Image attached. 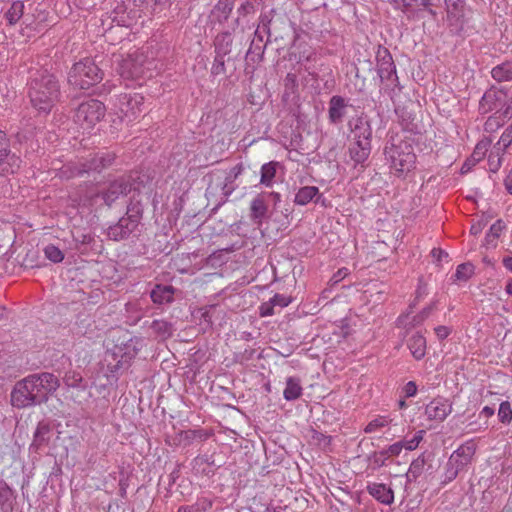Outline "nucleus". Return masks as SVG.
<instances>
[{"instance_id": "nucleus-1", "label": "nucleus", "mask_w": 512, "mask_h": 512, "mask_svg": "<svg viewBox=\"0 0 512 512\" xmlns=\"http://www.w3.org/2000/svg\"><path fill=\"white\" fill-rule=\"evenodd\" d=\"M30 103L38 112L49 113L60 97V85L47 70L32 74L28 87Z\"/></svg>"}, {"instance_id": "nucleus-2", "label": "nucleus", "mask_w": 512, "mask_h": 512, "mask_svg": "<svg viewBox=\"0 0 512 512\" xmlns=\"http://www.w3.org/2000/svg\"><path fill=\"white\" fill-rule=\"evenodd\" d=\"M385 156L391 170L399 177L415 167L416 155L412 144L407 140H393L385 147Z\"/></svg>"}, {"instance_id": "nucleus-3", "label": "nucleus", "mask_w": 512, "mask_h": 512, "mask_svg": "<svg viewBox=\"0 0 512 512\" xmlns=\"http://www.w3.org/2000/svg\"><path fill=\"white\" fill-rule=\"evenodd\" d=\"M348 125L354 134V142L349 147L350 159L355 165L363 164L371 152V127L362 117L350 120Z\"/></svg>"}, {"instance_id": "nucleus-4", "label": "nucleus", "mask_w": 512, "mask_h": 512, "mask_svg": "<svg viewBox=\"0 0 512 512\" xmlns=\"http://www.w3.org/2000/svg\"><path fill=\"white\" fill-rule=\"evenodd\" d=\"M143 346L144 340L134 337L129 339L123 347H116L113 352H108L105 356V362L110 375L107 376L117 379V374L128 368L130 361L137 356Z\"/></svg>"}, {"instance_id": "nucleus-5", "label": "nucleus", "mask_w": 512, "mask_h": 512, "mask_svg": "<svg viewBox=\"0 0 512 512\" xmlns=\"http://www.w3.org/2000/svg\"><path fill=\"white\" fill-rule=\"evenodd\" d=\"M103 79L102 70L92 59L85 58L75 63L68 76L71 85L80 89H89Z\"/></svg>"}, {"instance_id": "nucleus-6", "label": "nucleus", "mask_w": 512, "mask_h": 512, "mask_svg": "<svg viewBox=\"0 0 512 512\" xmlns=\"http://www.w3.org/2000/svg\"><path fill=\"white\" fill-rule=\"evenodd\" d=\"M376 68L381 83L385 90H394L399 87V79L396 72V66L390 51L383 46H379L376 52Z\"/></svg>"}, {"instance_id": "nucleus-7", "label": "nucleus", "mask_w": 512, "mask_h": 512, "mask_svg": "<svg viewBox=\"0 0 512 512\" xmlns=\"http://www.w3.org/2000/svg\"><path fill=\"white\" fill-rule=\"evenodd\" d=\"M104 104L96 99L83 101L75 112V122L84 130L92 129L105 116Z\"/></svg>"}, {"instance_id": "nucleus-8", "label": "nucleus", "mask_w": 512, "mask_h": 512, "mask_svg": "<svg viewBox=\"0 0 512 512\" xmlns=\"http://www.w3.org/2000/svg\"><path fill=\"white\" fill-rule=\"evenodd\" d=\"M151 64L145 56V50H137L123 59L119 65L118 72L125 79H137L143 77Z\"/></svg>"}, {"instance_id": "nucleus-9", "label": "nucleus", "mask_w": 512, "mask_h": 512, "mask_svg": "<svg viewBox=\"0 0 512 512\" xmlns=\"http://www.w3.org/2000/svg\"><path fill=\"white\" fill-rule=\"evenodd\" d=\"M120 118L127 123L136 120L143 111L144 97L139 93H124L117 98Z\"/></svg>"}, {"instance_id": "nucleus-10", "label": "nucleus", "mask_w": 512, "mask_h": 512, "mask_svg": "<svg viewBox=\"0 0 512 512\" xmlns=\"http://www.w3.org/2000/svg\"><path fill=\"white\" fill-rule=\"evenodd\" d=\"M22 165L21 156L11 150L10 140L5 132L0 130V174L17 173Z\"/></svg>"}, {"instance_id": "nucleus-11", "label": "nucleus", "mask_w": 512, "mask_h": 512, "mask_svg": "<svg viewBox=\"0 0 512 512\" xmlns=\"http://www.w3.org/2000/svg\"><path fill=\"white\" fill-rule=\"evenodd\" d=\"M39 403L46 402L60 386V381L53 373L42 372L28 376Z\"/></svg>"}, {"instance_id": "nucleus-12", "label": "nucleus", "mask_w": 512, "mask_h": 512, "mask_svg": "<svg viewBox=\"0 0 512 512\" xmlns=\"http://www.w3.org/2000/svg\"><path fill=\"white\" fill-rule=\"evenodd\" d=\"M11 402L17 408L40 404L28 376L16 383L11 392Z\"/></svg>"}, {"instance_id": "nucleus-13", "label": "nucleus", "mask_w": 512, "mask_h": 512, "mask_svg": "<svg viewBox=\"0 0 512 512\" xmlns=\"http://www.w3.org/2000/svg\"><path fill=\"white\" fill-rule=\"evenodd\" d=\"M508 104L507 93L502 88L495 86L490 87L485 91L482 98L479 101V112L481 114H487L492 111H498L504 109Z\"/></svg>"}, {"instance_id": "nucleus-14", "label": "nucleus", "mask_w": 512, "mask_h": 512, "mask_svg": "<svg viewBox=\"0 0 512 512\" xmlns=\"http://www.w3.org/2000/svg\"><path fill=\"white\" fill-rule=\"evenodd\" d=\"M115 160V155L112 152H98L91 156L85 162L81 163L80 168L77 170V175L90 172H100L103 169L111 166Z\"/></svg>"}, {"instance_id": "nucleus-15", "label": "nucleus", "mask_w": 512, "mask_h": 512, "mask_svg": "<svg viewBox=\"0 0 512 512\" xmlns=\"http://www.w3.org/2000/svg\"><path fill=\"white\" fill-rule=\"evenodd\" d=\"M269 23L270 20L267 16H262L260 18V25L254 33V38L251 42V45L246 53V58L255 60V58L260 59L264 53L265 44L263 43V34H269Z\"/></svg>"}, {"instance_id": "nucleus-16", "label": "nucleus", "mask_w": 512, "mask_h": 512, "mask_svg": "<svg viewBox=\"0 0 512 512\" xmlns=\"http://www.w3.org/2000/svg\"><path fill=\"white\" fill-rule=\"evenodd\" d=\"M132 191L130 177H120L109 184L102 193V198L108 206H111L120 196Z\"/></svg>"}, {"instance_id": "nucleus-17", "label": "nucleus", "mask_w": 512, "mask_h": 512, "mask_svg": "<svg viewBox=\"0 0 512 512\" xmlns=\"http://www.w3.org/2000/svg\"><path fill=\"white\" fill-rule=\"evenodd\" d=\"M476 452V444L468 440L460 445L449 457L450 464L459 467L462 471L471 464Z\"/></svg>"}, {"instance_id": "nucleus-18", "label": "nucleus", "mask_w": 512, "mask_h": 512, "mask_svg": "<svg viewBox=\"0 0 512 512\" xmlns=\"http://www.w3.org/2000/svg\"><path fill=\"white\" fill-rule=\"evenodd\" d=\"M452 412L451 403L444 398H435L425 407V414L429 420L442 422Z\"/></svg>"}, {"instance_id": "nucleus-19", "label": "nucleus", "mask_w": 512, "mask_h": 512, "mask_svg": "<svg viewBox=\"0 0 512 512\" xmlns=\"http://www.w3.org/2000/svg\"><path fill=\"white\" fill-rule=\"evenodd\" d=\"M138 225L135 220L124 216L116 224L108 228L107 235L111 240L121 241L127 239Z\"/></svg>"}, {"instance_id": "nucleus-20", "label": "nucleus", "mask_w": 512, "mask_h": 512, "mask_svg": "<svg viewBox=\"0 0 512 512\" xmlns=\"http://www.w3.org/2000/svg\"><path fill=\"white\" fill-rule=\"evenodd\" d=\"M328 105L329 122L333 125L341 124L347 114V100L340 95H334L330 98Z\"/></svg>"}, {"instance_id": "nucleus-21", "label": "nucleus", "mask_w": 512, "mask_h": 512, "mask_svg": "<svg viewBox=\"0 0 512 512\" xmlns=\"http://www.w3.org/2000/svg\"><path fill=\"white\" fill-rule=\"evenodd\" d=\"M51 438V427L46 422H39L33 435V440L29 446L30 452L38 453L44 447L48 446Z\"/></svg>"}, {"instance_id": "nucleus-22", "label": "nucleus", "mask_w": 512, "mask_h": 512, "mask_svg": "<svg viewBox=\"0 0 512 512\" xmlns=\"http://www.w3.org/2000/svg\"><path fill=\"white\" fill-rule=\"evenodd\" d=\"M311 201H314L316 204L321 203L325 205V198H323L316 186L301 187L295 194L294 203L297 205L304 206Z\"/></svg>"}, {"instance_id": "nucleus-23", "label": "nucleus", "mask_w": 512, "mask_h": 512, "mask_svg": "<svg viewBox=\"0 0 512 512\" xmlns=\"http://www.w3.org/2000/svg\"><path fill=\"white\" fill-rule=\"evenodd\" d=\"M512 118V106L507 105L504 109H499L493 115L489 116L484 124V129L486 132H495L501 126L505 124L506 121Z\"/></svg>"}, {"instance_id": "nucleus-24", "label": "nucleus", "mask_w": 512, "mask_h": 512, "mask_svg": "<svg viewBox=\"0 0 512 512\" xmlns=\"http://www.w3.org/2000/svg\"><path fill=\"white\" fill-rule=\"evenodd\" d=\"M368 493L382 504L390 505L394 501V492L383 483H369L367 485Z\"/></svg>"}, {"instance_id": "nucleus-25", "label": "nucleus", "mask_w": 512, "mask_h": 512, "mask_svg": "<svg viewBox=\"0 0 512 512\" xmlns=\"http://www.w3.org/2000/svg\"><path fill=\"white\" fill-rule=\"evenodd\" d=\"M143 215V205H142V197L141 193L138 189L134 188L132 191V196L130 197V201L127 205L126 217L131 220H135L137 224L140 223Z\"/></svg>"}, {"instance_id": "nucleus-26", "label": "nucleus", "mask_w": 512, "mask_h": 512, "mask_svg": "<svg viewBox=\"0 0 512 512\" xmlns=\"http://www.w3.org/2000/svg\"><path fill=\"white\" fill-rule=\"evenodd\" d=\"M407 347L415 360H421L426 355V339L420 333H416L408 339Z\"/></svg>"}, {"instance_id": "nucleus-27", "label": "nucleus", "mask_w": 512, "mask_h": 512, "mask_svg": "<svg viewBox=\"0 0 512 512\" xmlns=\"http://www.w3.org/2000/svg\"><path fill=\"white\" fill-rule=\"evenodd\" d=\"M174 291V288L170 285H156L152 289L150 297L155 304L171 303Z\"/></svg>"}, {"instance_id": "nucleus-28", "label": "nucleus", "mask_w": 512, "mask_h": 512, "mask_svg": "<svg viewBox=\"0 0 512 512\" xmlns=\"http://www.w3.org/2000/svg\"><path fill=\"white\" fill-rule=\"evenodd\" d=\"M150 330L152 335H154L155 337L161 340H166L173 335L174 327L172 323L166 320L157 319L152 321L150 325Z\"/></svg>"}, {"instance_id": "nucleus-29", "label": "nucleus", "mask_w": 512, "mask_h": 512, "mask_svg": "<svg viewBox=\"0 0 512 512\" xmlns=\"http://www.w3.org/2000/svg\"><path fill=\"white\" fill-rule=\"evenodd\" d=\"M267 213V205L261 196L254 198L250 205V218L260 226Z\"/></svg>"}, {"instance_id": "nucleus-30", "label": "nucleus", "mask_w": 512, "mask_h": 512, "mask_svg": "<svg viewBox=\"0 0 512 512\" xmlns=\"http://www.w3.org/2000/svg\"><path fill=\"white\" fill-rule=\"evenodd\" d=\"M491 76L497 82L511 81L512 61H505L493 67L491 70Z\"/></svg>"}, {"instance_id": "nucleus-31", "label": "nucleus", "mask_w": 512, "mask_h": 512, "mask_svg": "<svg viewBox=\"0 0 512 512\" xmlns=\"http://www.w3.org/2000/svg\"><path fill=\"white\" fill-rule=\"evenodd\" d=\"M11 7L5 13L4 17L9 25H15L24 15V1L12 0Z\"/></svg>"}, {"instance_id": "nucleus-32", "label": "nucleus", "mask_w": 512, "mask_h": 512, "mask_svg": "<svg viewBox=\"0 0 512 512\" xmlns=\"http://www.w3.org/2000/svg\"><path fill=\"white\" fill-rule=\"evenodd\" d=\"M302 395V387L300 381L294 377H289L286 380V387L283 391V396L287 401L298 399Z\"/></svg>"}, {"instance_id": "nucleus-33", "label": "nucleus", "mask_w": 512, "mask_h": 512, "mask_svg": "<svg viewBox=\"0 0 512 512\" xmlns=\"http://www.w3.org/2000/svg\"><path fill=\"white\" fill-rule=\"evenodd\" d=\"M505 227V223L502 220H497L494 224H492L485 236L484 245L487 248L496 247V240L499 238Z\"/></svg>"}, {"instance_id": "nucleus-34", "label": "nucleus", "mask_w": 512, "mask_h": 512, "mask_svg": "<svg viewBox=\"0 0 512 512\" xmlns=\"http://www.w3.org/2000/svg\"><path fill=\"white\" fill-rule=\"evenodd\" d=\"M243 171V166L242 164H237L236 166H234L230 172L228 173V175L226 176L225 178V183H224V186L222 188L223 190V193L227 196V195H230L233 191H234V187L231 186L230 184L233 183V181L242 173Z\"/></svg>"}, {"instance_id": "nucleus-35", "label": "nucleus", "mask_w": 512, "mask_h": 512, "mask_svg": "<svg viewBox=\"0 0 512 512\" xmlns=\"http://www.w3.org/2000/svg\"><path fill=\"white\" fill-rule=\"evenodd\" d=\"M276 168L273 162L266 163L261 168V184L269 187L272 184V180L275 177Z\"/></svg>"}, {"instance_id": "nucleus-36", "label": "nucleus", "mask_w": 512, "mask_h": 512, "mask_svg": "<svg viewBox=\"0 0 512 512\" xmlns=\"http://www.w3.org/2000/svg\"><path fill=\"white\" fill-rule=\"evenodd\" d=\"M474 274V266L471 263H463L457 266L454 277L458 281H467Z\"/></svg>"}, {"instance_id": "nucleus-37", "label": "nucleus", "mask_w": 512, "mask_h": 512, "mask_svg": "<svg viewBox=\"0 0 512 512\" xmlns=\"http://www.w3.org/2000/svg\"><path fill=\"white\" fill-rule=\"evenodd\" d=\"M66 386L71 388H78L83 381L82 375L78 371H67L63 377Z\"/></svg>"}, {"instance_id": "nucleus-38", "label": "nucleus", "mask_w": 512, "mask_h": 512, "mask_svg": "<svg viewBox=\"0 0 512 512\" xmlns=\"http://www.w3.org/2000/svg\"><path fill=\"white\" fill-rule=\"evenodd\" d=\"M494 149L495 152L492 151L489 155L488 163H489V169L491 172H497L502 164V154L500 147L495 146Z\"/></svg>"}, {"instance_id": "nucleus-39", "label": "nucleus", "mask_w": 512, "mask_h": 512, "mask_svg": "<svg viewBox=\"0 0 512 512\" xmlns=\"http://www.w3.org/2000/svg\"><path fill=\"white\" fill-rule=\"evenodd\" d=\"M389 420L385 416H378L375 419L371 420L365 427L364 431L366 433L376 432L386 426H388Z\"/></svg>"}, {"instance_id": "nucleus-40", "label": "nucleus", "mask_w": 512, "mask_h": 512, "mask_svg": "<svg viewBox=\"0 0 512 512\" xmlns=\"http://www.w3.org/2000/svg\"><path fill=\"white\" fill-rule=\"evenodd\" d=\"M45 256L54 263H59L64 259L63 252L55 245H47L44 249Z\"/></svg>"}, {"instance_id": "nucleus-41", "label": "nucleus", "mask_w": 512, "mask_h": 512, "mask_svg": "<svg viewBox=\"0 0 512 512\" xmlns=\"http://www.w3.org/2000/svg\"><path fill=\"white\" fill-rule=\"evenodd\" d=\"M498 417L500 422L505 424H509L512 421V408L508 401H504L500 404Z\"/></svg>"}, {"instance_id": "nucleus-42", "label": "nucleus", "mask_w": 512, "mask_h": 512, "mask_svg": "<svg viewBox=\"0 0 512 512\" xmlns=\"http://www.w3.org/2000/svg\"><path fill=\"white\" fill-rule=\"evenodd\" d=\"M512 143V123L504 130L497 145L500 147L502 154Z\"/></svg>"}, {"instance_id": "nucleus-43", "label": "nucleus", "mask_w": 512, "mask_h": 512, "mask_svg": "<svg viewBox=\"0 0 512 512\" xmlns=\"http://www.w3.org/2000/svg\"><path fill=\"white\" fill-rule=\"evenodd\" d=\"M424 434V430H419L413 435L411 439L403 440V448L409 451L416 449L420 442L423 440Z\"/></svg>"}, {"instance_id": "nucleus-44", "label": "nucleus", "mask_w": 512, "mask_h": 512, "mask_svg": "<svg viewBox=\"0 0 512 512\" xmlns=\"http://www.w3.org/2000/svg\"><path fill=\"white\" fill-rule=\"evenodd\" d=\"M225 72H226V67H225L224 56L217 54L214 58V61H213L212 67H211V74L213 76H219V75L225 74Z\"/></svg>"}, {"instance_id": "nucleus-45", "label": "nucleus", "mask_w": 512, "mask_h": 512, "mask_svg": "<svg viewBox=\"0 0 512 512\" xmlns=\"http://www.w3.org/2000/svg\"><path fill=\"white\" fill-rule=\"evenodd\" d=\"M425 466V458L424 456H419L417 459L413 460L409 467V474L412 475L415 479L422 474V471Z\"/></svg>"}, {"instance_id": "nucleus-46", "label": "nucleus", "mask_w": 512, "mask_h": 512, "mask_svg": "<svg viewBox=\"0 0 512 512\" xmlns=\"http://www.w3.org/2000/svg\"><path fill=\"white\" fill-rule=\"evenodd\" d=\"M462 471L459 467L455 465L450 464V460L448 459V462L446 464L445 472H444V479L443 484H447L458 476L459 472Z\"/></svg>"}, {"instance_id": "nucleus-47", "label": "nucleus", "mask_w": 512, "mask_h": 512, "mask_svg": "<svg viewBox=\"0 0 512 512\" xmlns=\"http://www.w3.org/2000/svg\"><path fill=\"white\" fill-rule=\"evenodd\" d=\"M233 9V0H218L215 11L220 12L223 18H227Z\"/></svg>"}, {"instance_id": "nucleus-48", "label": "nucleus", "mask_w": 512, "mask_h": 512, "mask_svg": "<svg viewBox=\"0 0 512 512\" xmlns=\"http://www.w3.org/2000/svg\"><path fill=\"white\" fill-rule=\"evenodd\" d=\"M269 300L273 303L274 308L279 307L280 309L287 307L292 301L291 297L283 294H275Z\"/></svg>"}, {"instance_id": "nucleus-49", "label": "nucleus", "mask_w": 512, "mask_h": 512, "mask_svg": "<svg viewBox=\"0 0 512 512\" xmlns=\"http://www.w3.org/2000/svg\"><path fill=\"white\" fill-rule=\"evenodd\" d=\"M212 505H213L212 500H210L206 497L200 498L197 500V502L194 505L195 512H207L208 510H210L212 508Z\"/></svg>"}, {"instance_id": "nucleus-50", "label": "nucleus", "mask_w": 512, "mask_h": 512, "mask_svg": "<svg viewBox=\"0 0 512 512\" xmlns=\"http://www.w3.org/2000/svg\"><path fill=\"white\" fill-rule=\"evenodd\" d=\"M448 18H456L459 14V3L452 0H444Z\"/></svg>"}, {"instance_id": "nucleus-51", "label": "nucleus", "mask_w": 512, "mask_h": 512, "mask_svg": "<svg viewBox=\"0 0 512 512\" xmlns=\"http://www.w3.org/2000/svg\"><path fill=\"white\" fill-rule=\"evenodd\" d=\"M274 306H273V303L268 300L266 302H263L260 306H259V314L261 317H268V316H272L275 314V311H274Z\"/></svg>"}, {"instance_id": "nucleus-52", "label": "nucleus", "mask_w": 512, "mask_h": 512, "mask_svg": "<svg viewBox=\"0 0 512 512\" xmlns=\"http://www.w3.org/2000/svg\"><path fill=\"white\" fill-rule=\"evenodd\" d=\"M403 449V442L399 441V442H396L392 445H390L387 449H383L386 454L391 457V456H398L401 451Z\"/></svg>"}, {"instance_id": "nucleus-53", "label": "nucleus", "mask_w": 512, "mask_h": 512, "mask_svg": "<svg viewBox=\"0 0 512 512\" xmlns=\"http://www.w3.org/2000/svg\"><path fill=\"white\" fill-rule=\"evenodd\" d=\"M404 396L406 398L413 397L417 393V385L414 381H409L403 387Z\"/></svg>"}, {"instance_id": "nucleus-54", "label": "nucleus", "mask_w": 512, "mask_h": 512, "mask_svg": "<svg viewBox=\"0 0 512 512\" xmlns=\"http://www.w3.org/2000/svg\"><path fill=\"white\" fill-rule=\"evenodd\" d=\"M389 458V456L386 454V452L384 450H381L379 452H376L374 453L373 455V459H374V462L378 465V466H383L385 465V462L386 460Z\"/></svg>"}, {"instance_id": "nucleus-55", "label": "nucleus", "mask_w": 512, "mask_h": 512, "mask_svg": "<svg viewBox=\"0 0 512 512\" xmlns=\"http://www.w3.org/2000/svg\"><path fill=\"white\" fill-rule=\"evenodd\" d=\"M184 435H193V439L198 440H206L208 438V433L203 430H188L184 432Z\"/></svg>"}, {"instance_id": "nucleus-56", "label": "nucleus", "mask_w": 512, "mask_h": 512, "mask_svg": "<svg viewBox=\"0 0 512 512\" xmlns=\"http://www.w3.org/2000/svg\"><path fill=\"white\" fill-rule=\"evenodd\" d=\"M485 226H486V222L483 220H479L478 222L472 224V226L470 228V233L474 236H477L483 231Z\"/></svg>"}, {"instance_id": "nucleus-57", "label": "nucleus", "mask_w": 512, "mask_h": 512, "mask_svg": "<svg viewBox=\"0 0 512 512\" xmlns=\"http://www.w3.org/2000/svg\"><path fill=\"white\" fill-rule=\"evenodd\" d=\"M431 255L437 261H442L443 259L448 258V253L440 248H433Z\"/></svg>"}, {"instance_id": "nucleus-58", "label": "nucleus", "mask_w": 512, "mask_h": 512, "mask_svg": "<svg viewBox=\"0 0 512 512\" xmlns=\"http://www.w3.org/2000/svg\"><path fill=\"white\" fill-rule=\"evenodd\" d=\"M435 333L440 340H443L450 334V329L446 326H438L435 328Z\"/></svg>"}, {"instance_id": "nucleus-59", "label": "nucleus", "mask_w": 512, "mask_h": 512, "mask_svg": "<svg viewBox=\"0 0 512 512\" xmlns=\"http://www.w3.org/2000/svg\"><path fill=\"white\" fill-rule=\"evenodd\" d=\"M286 88H295L297 86V78L295 74L288 73L285 77Z\"/></svg>"}, {"instance_id": "nucleus-60", "label": "nucleus", "mask_w": 512, "mask_h": 512, "mask_svg": "<svg viewBox=\"0 0 512 512\" xmlns=\"http://www.w3.org/2000/svg\"><path fill=\"white\" fill-rule=\"evenodd\" d=\"M506 190L512 195V169L504 180Z\"/></svg>"}, {"instance_id": "nucleus-61", "label": "nucleus", "mask_w": 512, "mask_h": 512, "mask_svg": "<svg viewBox=\"0 0 512 512\" xmlns=\"http://www.w3.org/2000/svg\"><path fill=\"white\" fill-rule=\"evenodd\" d=\"M430 311H431V308L423 309V311L417 317H415L414 321L416 323H420L421 321H423L425 318H427L429 316Z\"/></svg>"}, {"instance_id": "nucleus-62", "label": "nucleus", "mask_w": 512, "mask_h": 512, "mask_svg": "<svg viewBox=\"0 0 512 512\" xmlns=\"http://www.w3.org/2000/svg\"><path fill=\"white\" fill-rule=\"evenodd\" d=\"M37 13V21L38 23H42L46 20V14L44 10L39 9L38 7L35 9Z\"/></svg>"}, {"instance_id": "nucleus-63", "label": "nucleus", "mask_w": 512, "mask_h": 512, "mask_svg": "<svg viewBox=\"0 0 512 512\" xmlns=\"http://www.w3.org/2000/svg\"><path fill=\"white\" fill-rule=\"evenodd\" d=\"M503 266L510 272H512V256L503 258Z\"/></svg>"}, {"instance_id": "nucleus-64", "label": "nucleus", "mask_w": 512, "mask_h": 512, "mask_svg": "<svg viewBox=\"0 0 512 512\" xmlns=\"http://www.w3.org/2000/svg\"><path fill=\"white\" fill-rule=\"evenodd\" d=\"M178 512H195V507L193 506H181L178 509Z\"/></svg>"}]
</instances>
